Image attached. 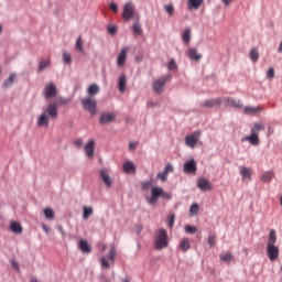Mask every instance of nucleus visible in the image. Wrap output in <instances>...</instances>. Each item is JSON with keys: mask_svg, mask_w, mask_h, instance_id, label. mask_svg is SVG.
Masks as SVG:
<instances>
[{"mask_svg": "<svg viewBox=\"0 0 282 282\" xmlns=\"http://www.w3.org/2000/svg\"><path fill=\"white\" fill-rule=\"evenodd\" d=\"M63 61L66 65H72V54L64 53L63 54Z\"/></svg>", "mask_w": 282, "mask_h": 282, "instance_id": "45", "label": "nucleus"}, {"mask_svg": "<svg viewBox=\"0 0 282 282\" xmlns=\"http://www.w3.org/2000/svg\"><path fill=\"white\" fill-rule=\"evenodd\" d=\"M137 148H138V142H130L129 143L130 151H134V149H137Z\"/></svg>", "mask_w": 282, "mask_h": 282, "instance_id": "55", "label": "nucleus"}, {"mask_svg": "<svg viewBox=\"0 0 282 282\" xmlns=\"http://www.w3.org/2000/svg\"><path fill=\"white\" fill-rule=\"evenodd\" d=\"M200 137H202V132L195 131L192 134L185 137V144L191 149H195V144H197Z\"/></svg>", "mask_w": 282, "mask_h": 282, "instance_id": "9", "label": "nucleus"}, {"mask_svg": "<svg viewBox=\"0 0 282 282\" xmlns=\"http://www.w3.org/2000/svg\"><path fill=\"white\" fill-rule=\"evenodd\" d=\"M122 19L126 21V23H129L131 19H137V21H140V15L138 14V11H135V4H133V2H127L123 6Z\"/></svg>", "mask_w": 282, "mask_h": 282, "instance_id": "4", "label": "nucleus"}, {"mask_svg": "<svg viewBox=\"0 0 282 282\" xmlns=\"http://www.w3.org/2000/svg\"><path fill=\"white\" fill-rule=\"evenodd\" d=\"M267 78H269L270 80L274 78V67L269 68V70L267 72Z\"/></svg>", "mask_w": 282, "mask_h": 282, "instance_id": "51", "label": "nucleus"}, {"mask_svg": "<svg viewBox=\"0 0 282 282\" xmlns=\"http://www.w3.org/2000/svg\"><path fill=\"white\" fill-rule=\"evenodd\" d=\"M173 171H175V169L173 167V165H172L171 163H169V164L165 166L164 172L169 175V173H173Z\"/></svg>", "mask_w": 282, "mask_h": 282, "instance_id": "52", "label": "nucleus"}, {"mask_svg": "<svg viewBox=\"0 0 282 282\" xmlns=\"http://www.w3.org/2000/svg\"><path fill=\"white\" fill-rule=\"evenodd\" d=\"M14 78H17V75H10V77L3 83L2 87L6 89L7 87L12 86V83H14Z\"/></svg>", "mask_w": 282, "mask_h": 282, "instance_id": "39", "label": "nucleus"}, {"mask_svg": "<svg viewBox=\"0 0 282 282\" xmlns=\"http://www.w3.org/2000/svg\"><path fill=\"white\" fill-rule=\"evenodd\" d=\"M110 10H112L115 14H118V4L116 2H111Z\"/></svg>", "mask_w": 282, "mask_h": 282, "instance_id": "53", "label": "nucleus"}, {"mask_svg": "<svg viewBox=\"0 0 282 282\" xmlns=\"http://www.w3.org/2000/svg\"><path fill=\"white\" fill-rule=\"evenodd\" d=\"M239 173L242 180H252V170L250 167L241 166Z\"/></svg>", "mask_w": 282, "mask_h": 282, "instance_id": "18", "label": "nucleus"}, {"mask_svg": "<svg viewBox=\"0 0 282 282\" xmlns=\"http://www.w3.org/2000/svg\"><path fill=\"white\" fill-rule=\"evenodd\" d=\"M44 215L46 219H54V209L53 208H45Z\"/></svg>", "mask_w": 282, "mask_h": 282, "instance_id": "42", "label": "nucleus"}, {"mask_svg": "<svg viewBox=\"0 0 282 282\" xmlns=\"http://www.w3.org/2000/svg\"><path fill=\"white\" fill-rule=\"evenodd\" d=\"M249 56H250L252 63H257V61H259V50H257L254 47L251 48Z\"/></svg>", "mask_w": 282, "mask_h": 282, "instance_id": "35", "label": "nucleus"}, {"mask_svg": "<svg viewBox=\"0 0 282 282\" xmlns=\"http://www.w3.org/2000/svg\"><path fill=\"white\" fill-rule=\"evenodd\" d=\"M183 169L184 173L195 175L197 173V162H195V159H192L184 163Z\"/></svg>", "mask_w": 282, "mask_h": 282, "instance_id": "11", "label": "nucleus"}, {"mask_svg": "<svg viewBox=\"0 0 282 282\" xmlns=\"http://www.w3.org/2000/svg\"><path fill=\"white\" fill-rule=\"evenodd\" d=\"M141 186L143 188V191H149L151 188V186H153V183L151 181H145L141 183Z\"/></svg>", "mask_w": 282, "mask_h": 282, "instance_id": "48", "label": "nucleus"}, {"mask_svg": "<svg viewBox=\"0 0 282 282\" xmlns=\"http://www.w3.org/2000/svg\"><path fill=\"white\" fill-rule=\"evenodd\" d=\"M263 129H264L263 124L256 123L251 130V133L259 135V131H263Z\"/></svg>", "mask_w": 282, "mask_h": 282, "instance_id": "41", "label": "nucleus"}, {"mask_svg": "<svg viewBox=\"0 0 282 282\" xmlns=\"http://www.w3.org/2000/svg\"><path fill=\"white\" fill-rule=\"evenodd\" d=\"M180 248L182 252H188V250H191V239L183 238L180 242Z\"/></svg>", "mask_w": 282, "mask_h": 282, "instance_id": "23", "label": "nucleus"}, {"mask_svg": "<svg viewBox=\"0 0 282 282\" xmlns=\"http://www.w3.org/2000/svg\"><path fill=\"white\" fill-rule=\"evenodd\" d=\"M243 140H246V142H250V144H252V147H258V144H259V134H254V133L251 132V135L245 137Z\"/></svg>", "mask_w": 282, "mask_h": 282, "instance_id": "22", "label": "nucleus"}, {"mask_svg": "<svg viewBox=\"0 0 282 282\" xmlns=\"http://www.w3.org/2000/svg\"><path fill=\"white\" fill-rule=\"evenodd\" d=\"M219 259L225 263H231L232 259H235V256H232L230 252H225L219 256Z\"/></svg>", "mask_w": 282, "mask_h": 282, "instance_id": "31", "label": "nucleus"}, {"mask_svg": "<svg viewBox=\"0 0 282 282\" xmlns=\"http://www.w3.org/2000/svg\"><path fill=\"white\" fill-rule=\"evenodd\" d=\"M183 43H185L186 45H188V43H191V29H185L184 33H183Z\"/></svg>", "mask_w": 282, "mask_h": 282, "instance_id": "36", "label": "nucleus"}, {"mask_svg": "<svg viewBox=\"0 0 282 282\" xmlns=\"http://www.w3.org/2000/svg\"><path fill=\"white\" fill-rule=\"evenodd\" d=\"M189 215H191V217H197V215H199V204L194 203L189 207Z\"/></svg>", "mask_w": 282, "mask_h": 282, "instance_id": "33", "label": "nucleus"}, {"mask_svg": "<svg viewBox=\"0 0 282 282\" xmlns=\"http://www.w3.org/2000/svg\"><path fill=\"white\" fill-rule=\"evenodd\" d=\"M116 263V247H111L108 259L102 257L101 258V268H106V270H109L111 268V264L113 265Z\"/></svg>", "mask_w": 282, "mask_h": 282, "instance_id": "8", "label": "nucleus"}, {"mask_svg": "<svg viewBox=\"0 0 282 282\" xmlns=\"http://www.w3.org/2000/svg\"><path fill=\"white\" fill-rule=\"evenodd\" d=\"M11 265H12V268H14V270H19V262L18 261H12Z\"/></svg>", "mask_w": 282, "mask_h": 282, "instance_id": "58", "label": "nucleus"}, {"mask_svg": "<svg viewBox=\"0 0 282 282\" xmlns=\"http://www.w3.org/2000/svg\"><path fill=\"white\" fill-rule=\"evenodd\" d=\"M197 187L199 188V191H213V184L210 183V181L204 177H199L197 180Z\"/></svg>", "mask_w": 282, "mask_h": 282, "instance_id": "14", "label": "nucleus"}, {"mask_svg": "<svg viewBox=\"0 0 282 282\" xmlns=\"http://www.w3.org/2000/svg\"><path fill=\"white\" fill-rule=\"evenodd\" d=\"M129 53L128 47H123L117 58L118 67H124V63H127V54Z\"/></svg>", "mask_w": 282, "mask_h": 282, "instance_id": "15", "label": "nucleus"}, {"mask_svg": "<svg viewBox=\"0 0 282 282\" xmlns=\"http://www.w3.org/2000/svg\"><path fill=\"white\" fill-rule=\"evenodd\" d=\"M50 58L47 59H42L39 64V72H43V69H47L50 67Z\"/></svg>", "mask_w": 282, "mask_h": 282, "instance_id": "37", "label": "nucleus"}, {"mask_svg": "<svg viewBox=\"0 0 282 282\" xmlns=\"http://www.w3.org/2000/svg\"><path fill=\"white\" fill-rule=\"evenodd\" d=\"M58 119V102H50L44 112L37 118V127H50V120Z\"/></svg>", "mask_w": 282, "mask_h": 282, "instance_id": "1", "label": "nucleus"}, {"mask_svg": "<svg viewBox=\"0 0 282 282\" xmlns=\"http://www.w3.org/2000/svg\"><path fill=\"white\" fill-rule=\"evenodd\" d=\"M82 105L86 111H89L91 116H96L98 113V110L96 107H98V101H96V98L94 97H86L82 99Z\"/></svg>", "mask_w": 282, "mask_h": 282, "instance_id": "6", "label": "nucleus"}, {"mask_svg": "<svg viewBox=\"0 0 282 282\" xmlns=\"http://www.w3.org/2000/svg\"><path fill=\"white\" fill-rule=\"evenodd\" d=\"M221 1L225 6H230V3L232 2V0H221Z\"/></svg>", "mask_w": 282, "mask_h": 282, "instance_id": "59", "label": "nucleus"}, {"mask_svg": "<svg viewBox=\"0 0 282 282\" xmlns=\"http://www.w3.org/2000/svg\"><path fill=\"white\" fill-rule=\"evenodd\" d=\"M187 55L191 61H202V54L197 53L196 48H191Z\"/></svg>", "mask_w": 282, "mask_h": 282, "instance_id": "24", "label": "nucleus"}, {"mask_svg": "<svg viewBox=\"0 0 282 282\" xmlns=\"http://www.w3.org/2000/svg\"><path fill=\"white\" fill-rule=\"evenodd\" d=\"M275 243H276V230L271 229L269 232V238L267 242V254L270 261H276V259H279V247H276Z\"/></svg>", "mask_w": 282, "mask_h": 282, "instance_id": "2", "label": "nucleus"}, {"mask_svg": "<svg viewBox=\"0 0 282 282\" xmlns=\"http://www.w3.org/2000/svg\"><path fill=\"white\" fill-rule=\"evenodd\" d=\"M164 10L166 13L171 15H173V13L175 12V7H173V4H165L164 6Z\"/></svg>", "mask_w": 282, "mask_h": 282, "instance_id": "44", "label": "nucleus"}, {"mask_svg": "<svg viewBox=\"0 0 282 282\" xmlns=\"http://www.w3.org/2000/svg\"><path fill=\"white\" fill-rule=\"evenodd\" d=\"M207 243L210 246V248H213V246H215V243H217V235L209 234V236L207 238Z\"/></svg>", "mask_w": 282, "mask_h": 282, "instance_id": "38", "label": "nucleus"}, {"mask_svg": "<svg viewBox=\"0 0 282 282\" xmlns=\"http://www.w3.org/2000/svg\"><path fill=\"white\" fill-rule=\"evenodd\" d=\"M204 3V0H188L187 6L189 10H199V7Z\"/></svg>", "mask_w": 282, "mask_h": 282, "instance_id": "26", "label": "nucleus"}, {"mask_svg": "<svg viewBox=\"0 0 282 282\" xmlns=\"http://www.w3.org/2000/svg\"><path fill=\"white\" fill-rule=\"evenodd\" d=\"M83 210H84V214H83L84 219H89V217H91L94 215V208L93 207L84 206Z\"/></svg>", "mask_w": 282, "mask_h": 282, "instance_id": "34", "label": "nucleus"}, {"mask_svg": "<svg viewBox=\"0 0 282 282\" xmlns=\"http://www.w3.org/2000/svg\"><path fill=\"white\" fill-rule=\"evenodd\" d=\"M221 105V98H216V99H207L204 102L200 104V107H219Z\"/></svg>", "mask_w": 282, "mask_h": 282, "instance_id": "17", "label": "nucleus"}, {"mask_svg": "<svg viewBox=\"0 0 282 282\" xmlns=\"http://www.w3.org/2000/svg\"><path fill=\"white\" fill-rule=\"evenodd\" d=\"M126 89H127V75H121L119 77V91L121 94H124Z\"/></svg>", "mask_w": 282, "mask_h": 282, "instance_id": "27", "label": "nucleus"}, {"mask_svg": "<svg viewBox=\"0 0 282 282\" xmlns=\"http://www.w3.org/2000/svg\"><path fill=\"white\" fill-rule=\"evenodd\" d=\"M173 226H175V215L172 214L167 217V227L172 230Z\"/></svg>", "mask_w": 282, "mask_h": 282, "instance_id": "43", "label": "nucleus"}, {"mask_svg": "<svg viewBox=\"0 0 282 282\" xmlns=\"http://www.w3.org/2000/svg\"><path fill=\"white\" fill-rule=\"evenodd\" d=\"M171 80V74L160 77L159 79L154 80L152 84V89L155 94H162L164 91V87L166 83Z\"/></svg>", "mask_w": 282, "mask_h": 282, "instance_id": "7", "label": "nucleus"}, {"mask_svg": "<svg viewBox=\"0 0 282 282\" xmlns=\"http://www.w3.org/2000/svg\"><path fill=\"white\" fill-rule=\"evenodd\" d=\"M10 230L14 235H21L23 232V226L19 221H12L10 224Z\"/></svg>", "mask_w": 282, "mask_h": 282, "instance_id": "20", "label": "nucleus"}, {"mask_svg": "<svg viewBox=\"0 0 282 282\" xmlns=\"http://www.w3.org/2000/svg\"><path fill=\"white\" fill-rule=\"evenodd\" d=\"M116 120V113L105 112L100 116L99 122L100 124H109V122H113Z\"/></svg>", "mask_w": 282, "mask_h": 282, "instance_id": "16", "label": "nucleus"}, {"mask_svg": "<svg viewBox=\"0 0 282 282\" xmlns=\"http://www.w3.org/2000/svg\"><path fill=\"white\" fill-rule=\"evenodd\" d=\"M227 105L229 107H236L237 109H241L243 105H241V100H237L235 98H227Z\"/></svg>", "mask_w": 282, "mask_h": 282, "instance_id": "30", "label": "nucleus"}, {"mask_svg": "<svg viewBox=\"0 0 282 282\" xmlns=\"http://www.w3.org/2000/svg\"><path fill=\"white\" fill-rule=\"evenodd\" d=\"M134 230H135L137 235H140V232H142V225L134 226Z\"/></svg>", "mask_w": 282, "mask_h": 282, "instance_id": "56", "label": "nucleus"}, {"mask_svg": "<svg viewBox=\"0 0 282 282\" xmlns=\"http://www.w3.org/2000/svg\"><path fill=\"white\" fill-rule=\"evenodd\" d=\"M124 173H135V165L131 161L123 163Z\"/></svg>", "mask_w": 282, "mask_h": 282, "instance_id": "29", "label": "nucleus"}, {"mask_svg": "<svg viewBox=\"0 0 282 282\" xmlns=\"http://www.w3.org/2000/svg\"><path fill=\"white\" fill-rule=\"evenodd\" d=\"M169 69H177V63H175V59H171L167 64Z\"/></svg>", "mask_w": 282, "mask_h": 282, "instance_id": "50", "label": "nucleus"}, {"mask_svg": "<svg viewBox=\"0 0 282 282\" xmlns=\"http://www.w3.org/2000/svg\"><path fill=\"white\" fill-rule=\"evenodd\" d=\"M45 232H47V227H44Z\"/></svg>", "mask_w": 282, "mask_h": 282, "instance_id": "62", "label": "nucleus"}, {"mask_svg": "<svg viewBox=\"0 0 282 282\" xmlns=\"http://www.w3.org/2000/svg\"><path fill=\"white\" fill-rule=\"evenodd\" d=\"M99 91H100V87H98V85L96 84L90 85L87 89L88 98H94L96 94H98Z\"/></svg>", "mask_w": 282, "mask_h": 282, "instance_id": "25", "label": "nucleus"}, {"mask_svg": "<svg viewBox=\"0 0 282 282\" xmlns=\"http://www.w3.org/2000/svg\"><path fill=\"white\" fill-rule=\"evenodd\" d=\"M108 32H109V34H116V32H118V28H116V26H108Z\"/></svg>", "mask_w": 282, "mask_h": 282, "instance_id": "54", "label": "nucleus"}, {"mask_svg": "<svg viewBox=\"0 0 282 282\" xmlns=\"http://www.w3.org/2000/svg\"><path fill=\"white\" fill-rule=\"evenodd\" d=\"M263 111L262 107H246L245 108V113L249 115V116H254V113H259Z\"/></svg>", "mask_w": 282, "mask_h": 282, "instance_id": "28", "label": "nucleus"}, {"mask_svg": "<svg viewBox=\"0 0 282 282\" xmlns=\"http://www.w3.org/2000/svg\"><path fill=\"white\" fill-rule=\"evenodd\" d=\"M158 177L159 180H161V182H166V180L169 178V174L165 171L159 172Z\"/></svg>", "mask_w": 282, "mask_h": 282, "instance_id": "47", "label": "nucleus"}, {"mask_svg": "<svg viewBox=\"0 0 282 282\" xmlns=\"http://www.w3.org/2000/svg\"><path fill=\"white\" fill-rule=\"evenodd\" d=\"M84 151H85V154L87 155V158H89V159L94 158V155L96 153V140L90 139L84 147Z\"/></svg>", "mask_w": 282, "mask_h": 282, "instance_id": "10", "label": "nucleus"}, {"mask_svg": "<svg viewBox=\"0 0 282 282\" xmlns=\"http://www.w3.org/2000/svg\"><path fill=\"white\" fill-rule=\"evenodd\" d=\"M261 182H264L265 184H270L272 180H274V171H267L263 172L260 176Z\"/></svg>", "mask_w": 282, "mask_h": 282, "instance_id": "19", "label": "nucleus"}, {"mask_svg": "<svg viewBox=\"0 0 282 282\" xmlns=\"http://www.w3.org/2000/svg\"><path fill=\"white\" fill-rule=\"evenodd\" d=\"M162 197L163 199H172V195L169 192H164L162 187H152L151 197L147 198L148 204L153 205L158 204V199Z\"/></svg>", "mask_w": 282, "mask_h": 282, "instance_id": "3", "label": "nucleus"}, {"mask_svg": "<svg viewBox=\"0 0 282 282\" xmlns=\"http://www.w3.org/2000/svg\"><path fill=\"white\" fill-rule=\"evenodd\" d=\"M140 20H137L132 25V32L133 34H137L138 36H142V25H140Z\"/></svg>", "mask_w": 282, "mask_h": 282, "instance_id": "32", "label": "nucleus"}, {"mask_svg": "<svg viewBox=\"0 0 282 282\" xmlns=\"http://www.w3.org/2000/svg\"><path fill=\"white\" fill-rule=\"evenodd\" d=\"M269 133H272V129L271 128H269Z\"/></svg>", "mask_w": 282, "mask_h": 282, "instance_id": "61", "label": "nucleus"}, {"mask_svg": "<svg viewBox=\"0 0 282 282\" xmlns=\"http://www.w3.org/2000/svg\"><path fill=\"white\" fill-rule=\"evenodd\" d=\"M184 230L187 235H195V232H197V227L185 225Z\"/></svg>", "mask_w": 282, "mask_h": 282, "instance_id": "40", "label": "nucleus"}, {"mask_svg": "<svg viewBox=\"0 0 282 282\" xmlns=\"http://www.w3.org/2000/svg\"><path fill=\"white\" fill-rule=\"evenodd\" d=\"M83 45H84L83 36H79L76 42V48L78 50V52H84Z\"/></svg>", "mask_w": 282, "mask_h": 282, "instance_id": "46", "label": "nucleus"}, {"mask_svg": "<svg viewBox=\"0 0 282 282\" xmlns=\"http://www.w3.org/2000/svg\"><path fill=\"white\" fill-rule=\"evenodd\" d=\"M75 147H83V140L82 139H77L74 141Z\"/></svg>", "mask_w": 282, "mask_h": 282, "instance_id": "57", "label": "nucleus"}, {"mask_svg": "<svg viewBox=\"0 0 282 282\" xmlns=\"http://www.w3.org/2000/svg\"><path fill=\"white\" fill-rule=\"evenodd\" d=\"M123 282H129V280H128V279H124Z\"/></svg>", "mask_w": 282, "mask_h": 282, "instance_id": "63", "label": "nucleus"}, {"mask_svg": "<svg viewBox=\"0 0 282 282\" xmlns=\"http://www.w3.org/2000/svg\"><path fill=\"white\" fill-rule=\"evenodd\" d=\"M155 248L156 250H164V248H169V234L166 229H160L156 239H155Z\"/></svg>", "mask_w": 282, "mask_h": 282, "instance_id": "5", "label": "nucleus"}, {"mask_svg": "<svg viewBox=\"0 0 282 282\" xmlns=\"http://www.w3.org/2000/svg\"><path fill=\"white\" fill-rule=\"evenodd\" d=\"M100 178L102 180V183L105 184L106 188H111V186H113V181L109 175V170L107 169L100 170Z\"/></svg>", "mask_w": 282, "mask_h": 282, "instance_id": "12", "label": "nucleus"}, {"mask_svg": "<svg viewBox=\"0 0 282 282\" xmlns=\"http://www.w3.org/2000/svg\"><path fill=\"white\" fill-rule=\"evenodd\" d=\"M1 32H3V26L0 25V34H1Z\"/></svg>", "mask_w": 282, "mask_h": 282, "instance_id": "60", "label": "nucleus"}, {"mask_svg": "<svg viewBox=\"0 0 282 282\" xmlns=\"http://www.w3.org/2000/svg\"><path fill=\"white\" fill-rule=\"evenodd\" d=\"M78 248L85 254H89V252H91V246H89V242H87V240H85V239H82L79 241Z\"/></svg>", "mask_w": 282, "mask_h": 282, "instance_id": "21", "label": "nucleus"}, {"mask_svg": "<svg viewBox=\"0 0 282 282\" xmlns=\"http://www.w3.org/2000/svg\"><path fill=\"white\" fill-rule=\"evenodd\" d=\"M52 102H57L58 108H59L61 105H69V99L58 98L56 101H52Z\"/></svg>", "mask_w": 282, "mask_h": 282, "instance_id": "49", "label": "nucleus"}, {"mask_svg": "<svg viewBox=\"0 0 282 282\" xmlns=\"http://www.w3.org/2000/svg\"><path fill=\"white\" fill-rule=\"evenodd\" d=\"M57 94L58 89L56 88V85H54V83H50L44 87L45 98H55Z\"/></svg>", "mask_w": 282, "mask_h": 282, "instance_id": "13", "label": "nucleus"}]
</instances>
